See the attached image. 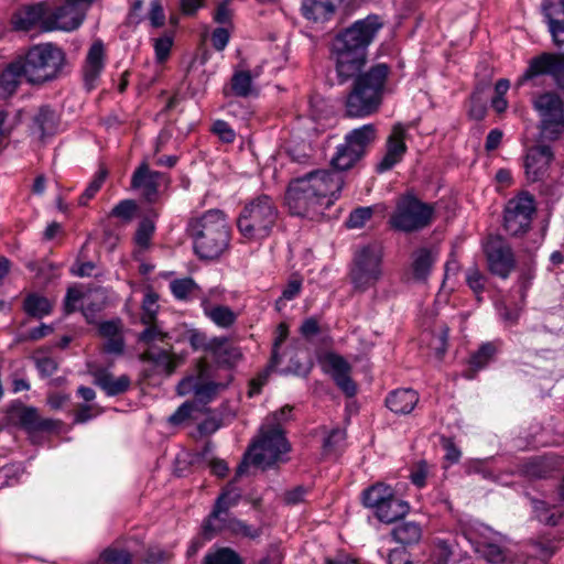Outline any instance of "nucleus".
Wrapping results in <instances>:
<instances>
[{
    "mask_svg": "<svg viewBox=\"0 0 564 564\" xmlns=\"http://www.w3.org/2000/svg\"><path fill=\"white\" fill-rule=\"evenodd\" d=\"M225 530L231 535L238 538H246L249 540H257L262 535L261 527H253L238 518H228Z\"/></svg>",
    "mask_w": 564,
    "mask_h": 564,
    "instance_id": "nucleus-37",
    "label": "nucleus"
},
{
    "mask_svg": "<svg viewBox=\"0 0 564 564\" xmlns=\"http://www.w3.org/2000/svg\"><path fill=\"white\" fill-rule=\"evenodd\" d=\"M47 17V9L43 3H36L21 8L12 18L15 30L30 31L40 26L44 31V21Z\"/></svg>",
    "mask_w": 564,
    "mask_h": 564,
    "instance_id": "nucleus-22",
    "label": "nucleus"
},
{
    "mask_svg": "<svg viewBox=\"0 0 564 564\" xmlns=\"http://www.w3.org/2000/svg\"><path fill=\"white\" fill-rule=\"evenodd\" d=\"M212 352L217 362L234 366L242 357L239 347L231 344L226 337H214L212 338Z\"/></svg>",
    "mask_w": 564,
    "mask_h": 564,
    "instance_id": "nucleus-29",
    "label": "nucleus"
},
{
    "mask_svg": "<svg viewBox=\"0 0 564 564\" xmlns=\"http://www.w3.org/2000/svg\"><path fill=\"white\" fill-rule=\"evenodd\" d=\"M230 1L231 0H225L224 2L217 6L216 11L214 13L215 22L226 26L231 22L232 12L229 9Z\"/></svg>",
    "mask_w": 564,
    "mask_h": 564,
    "instance_id": "nucleus-63",
    "label": "nucleus"
},
{
    "mask_svg": "<svg viewBox=\"0 0 564 564\" xmlns=\"http://www.w3.org/2000/svg\"><path fill=\"white\" fill-rule=\"evenodd\" d=\"M534 212V198L529 193L511 198L505 209V230L514 237L525 234L530 229Z\"/></svg>",
    "mask_w": 564,
    "mask_h": 564,
    "instance_id": "nucleus-12",
    "label": "nucleus"
},
{
    "mask_svg": "<svg viewBox=\"0 0 564 564\" xmlns=\"http://www.w3.org/2000/svg\"><path fill=\"white\" fill-rule=\"evenodd\" d=\"M187 232L199 259H218L229 248L230 227L226 215L219 209H210L193 217L187 224Z\"/></svg>",
    "mask_w": 564,
    "mask_h": 564,
    "instance_id": "nucleus-3",
    "label": "nucleus"
},
{
    "mask_svg": "<svg viewBox=\"0 0 564 564\" xmlns=\"http://www.w3.org/2000/svg\"><path fill=\"white\" fill-rule=\"evenodd\" d=\"M188 340L194 350H204L210 355L212 338L208 339L204 333L193 332L189 334Z\"/></svg>",
    "mask_w": 564,
    "mask_h": 564,
    "instance_id": "nucleus-59",
    "label": "nucleus"
},
{
    "mask_svg": "<svg viewBox=\"0 0 564 564\" xmlns=\"http://www.w3.org/2000/svg\"><path fill=\"white\" fill-rule=\"evenodd\" d=\"M202 564H242L240 555L230 547L209 550Z\"/></svg>",
    "mask_w": 564,
    "mask_h": 564,
    "instance_id": "nucleus-39",
    "label": "nucleus"
},
{
    "mask_svg": "<svg viewBox=\"0 0 564 564\" xmlns=\"http://www.w3.org/2000/svg\"><path fill=\"white\" fill-rule=\"evenodd\" d=\"M344 176L329 170H315L292 180L285 194V204L294 216L316 219L340 195Z\"/></svg>",
    "mask_w": 564,
    "mask_h": 564,
    "instance_id": "nucleus-2",
    "label": "nucleus"
},
{
    "mask_svg": "<svg viewBox=\"0 0 564 564\" xmlns=\"http://www.w3.org/2000/svg\"><path fill=\"white\" fill-rule=\"evenodd\" d=\"M145 325V329L139 335V341L144 343L148 346H151L154 343H163L165 340L167 335L161 328H159L155 322Z\"/></svg>",
    "mask_w": 564,
    "mask_h": 564,
    "instance_id": "nucleus-51",
    "label": "nucleus"
},
{
    "mask_svg": "<svg viewBox=\"0 0 564 564\" xmlns=\"http://www.w3.org/2000/svg\"><path fill=\"white\" fill-rule=\"evenodd\" d=\"M344 0H302L303 15L313 22H326L330 20L337 8Z\"/></svg>",
    "mask_w": 564,
    "mask_h": 564,
    "instance_id": "nucleus-24",
    "label": "nucleus"
},
{
    "mask_svg": "<svg viewBox=\"0 0 564 564\" xmlns=\"http://www.w3.org/2000/svg\"><path fill=\"white\" fill-rule=\"evenodd\" d=\"M153 46L156 62H165L169 58L173 46V35L167 33L163 34L162 36L154 40Z\"/></svg>",
    "mask_w": 564,
    "mask_h": 564,
    "instance_id": "nucleus-49",
    "label": "nucleus"
},
{
    "mask_svg": "<svg viewBox=\"0 0 564 564\" xmlns=\"http://www.w3.org/2000/svg\"><path fill=\"white\" fill-rule=\"evenodd\" d=\"M138 205L133 199L120 200L112 209L110 215L122 221H131L137 213Z\"/></svg>",
    "mask_w": 564,
    "mask_h": 564,
    "instance_id": "nucleus-46",
    "label": "nucleus"
},
{
    "mask_svg": "<svg viewBox=\"0 0 564 564\" xmlns=\"http://www.w3.org/2000/svg\"><path fill=\"white\" fill-rule=\"evenodd\" d=\"M419 402V394L412 389H397L386 398L387 408L395 414L405 415L413 411Z\"/></svg>",
    "mask_w": 564,
    "mask_h": 564,
    "instance_id": "nucleus-28",
    "label": "nucleus"
},
{
    "mask_svg": "<svg viewBox=\"0 0 564 564\" xmlns=\"http://www.w3.org/2000/svg\"><path fill=\"white\" fill-rule=\"evenodd\" d=\"M240 498V491L231 484L223 489L212 512L203 522L202 534L205 540L209 541L225 530L228 518H232L229 510L238 505Z\"/></svg>",
    "mask_w": 564,
    "mask_h": 564,
    "instance_id": "nucleus-11",
    "label": "nucleus"
},
{
    "mask_svg": "<svg viewBox=\"0 0 564 564\" xmlns=\"http://www.w3.org/2000/svg\"><path fill=\"white\" fill-rule=\"evenodd\" d=\"M94 383L107 395L115 397L124 393L131 386V379L127 375L115 377L107 369L100 368L93 372Z\"/></svg>",
    "mask_w": 564,
    "mask_h": 564,
    "instance_id": "nucleus-25",
    "label": "nucleus"
},
{
    "mask_svg": "<svg viewBox=\"0 0 564 564\" xmlns=\"http://www.w3.org/2000/svg\"><path fill=\"white\" fill-rule=\"evenodd\" d=\"M147 4L150 7L148 13L150 25L155 29L162 28L165 24V13L160 0L148 1Z\"/></svg>",
    "mask_w": 564,
    "mask_h": 564,
    "instance_id": "nucleus-54",
    "label": "nucleus"
},
{
    "mask_svg": "<svg viewBox=\"0 0 564 564\" xmlns=\"http://www.w3.org/2000/svg\"><path fill=\"white\" fill-rule=\"evenodd\" d=\"M94 0H65V4L47 12L44 31H74L84 22L86 12Z\"/></svg>",
    "mask_w": 564,
    "mask_h": 564,
    "instance_id": "nucleus-13",
    "label": "nucleus"
},
{
    "mask_svg": "<svg viewBox=\"0 0 564 564\" xmlns=\"http://www.w3.org/2000/svg\"><path fill=\"white\" fill-rule=\"evenodd\" d=\"M409 509V503L392 492L375 514L381 522L391 523L403 518Z\"/></svg>",
    "mask_w": 564,
    "mask_h": 564,
    "instance_id": "nucleus-30",
    "label": "nucleus"
},
{
    "mask_svg": "<svg viewBox=\"0 0 564 564\" xmlns=\"http://www.w3.org/2000/svg\"><path fill=\"white\" fill-rule=\"evenodd\" d=\"M393 489L390 486L383 484H376L367 488L362 494L364 506L378 511L384 501L391 497Z\"/></svg>",
    "mask_w": 564,
    "mask_h": 564,
    "instance_id": "nucleus-32",
    "label": "nucleus"
},
{
    "mask_svg": "<svg viewBox=\"0 0 564 564\" xmlns=\"http://www.w3.org/2000/svg\"><path fill=\"white\" fill-rule=\"evenodd\" d=\"M534 109L540 117V132L544 139L557 140L564 131V101L552 91L534 99Z\"/></svg>",
    "mask_w": 564,
    "mask_h": 564,
    "instance_id": "nucleus-10",
    "label": "nucleus"
},
{
    "mask_svg": "<svg viewBox=\"0 0 564 564\" xmlns=\"http://www.w3.org/2000/svg\"><path fill=\"white\" fill-rule=\"evenodd\" d=\"M488 270L501 279H507L516 268L511 247L500 237H490L484 246Z\"/></svg>",
    "mask_w": 564,
    "mask_h": 564,
    "instance_id": "nucleus-14",
    "label": "nucleus"
},
{
    "mask_svg": "<svg viewBox=\"0 0 564 564\" xmlns=\"http://www.w3.org/2000/svg\"><path fill=\"white\" fill-rule=\"evenodd\" d=\"M204 315L220 328H230L237 322L238 314L229 306L213 304L208 297H200Z\"/></svg>",
    "mask_w": 564,
    "mask_h": 564,
    "instance_id": "nucleus-27",
    "label": "nucleus"
},
{
    "mask_svg": "<svg viewBox=\"0 0 564 564\" xmlns=\"http://www.w3.org/2000/svg\"><path fill=\"white\" fill-rule=\"evenodd\" d=\"M23 308L25 313L32 317L42 318L45 315H48L52 311L51 302L37 294H30L25 297L23 302Z\"/></svg>",
    "mask_w": 564,
    "mask_h": 564,
    "instance_id": "nucleus-40",
    "label": "nucleus"
},
{
    "mask_svg": "<svg viewBox=\"0 0 564 564\" xmlns=\"http://www.w3.org/2000/svg\"><path fill=\"white\" fill-rule=\"evenodd\" d=\"M279 218L274 199L265 194L245 203L236 220L237 229L247 242H261L273 231Z\"/></svg>",
    "mask_w": 564,
    "mask_h": 564,
    "instance_id": "nucleus-5",
    "label": "nucleus"
},
{
    "mask_svg": "<svg viewBox=\"0 0 564 564\" xmlns=\"http://www.w3.org/2000/svg\"><path fill=\"white\" fill-rule=\"evenodd\" d=\"M435 254L429 248H420L412 254V272L415 280L423 281L430 274Z\"/></svg>",
    "mask_w": 564,
    "mask_h": 564,
    "instance_id": "nucleus-31",
    "label": "nucleus"
},
{
    "mask_svg": "<svg viewBox=\"0 0 564 564\" xmlns=\"http://www.w3.org/2000/svg\"><path fill=\"white\" fill-rule=\"evenodd\" d=\"M33 122L42 138L53 134L57 126L55 113L48 107H42L35 115Z\"/></svg>",
    "mask_w": 564,
    "mask_h": 564,
    "instance_id": "nucleus-41",
    "label": "nucleus"
},
{
    "mask_svg": "<svg viewBox=\"0 0 564 564\" xmlns=\"http://www.w3.org/2000/svg\"><path fill=\"white\" fill-rule=\"evenodd\" d=\"M206 365L204 361L198 364V373L196 376H188L182 379L177 387L180 395L193 394L196 402L206 404L210 402L225 386L207 380L204 376Z\"/></svg>",
    "mask_w": 564,
    "mask_h": 564,
    "instance_id": "nucleus-15",
    "label": "nucleus"
},
{
    "mask_svg": "<svg viewBox=\"0 0 564 564\" xmlns=\"http://www.w3.org/2000/svg\"><path fill=\"white\" fill-rule=\"evenodd\" d=\"M429 474V466L426 462H420L415 468L411 471V481L419 488H422L426 484V477Z\"/></svg>",
    "mask_w": 564,
    "mask_h": 564,
    "instance_id": "nucleus-61",
    "label": "nucleus"
},
{
    "mask_svg": "<svg viewBox=\"0 0 564 564\" xmlns=\"http://www.w3.org/2000/svg\"><path fill=\"white\" fill-rule=\"evenodd\" d=\"M99 560L105 564H129L132 562V555L126 550L108 547L101 553Z\"/></svg>",
    "mask_w": 564,
    "mask_h": 564,
    "instance_id": "nucleus-47",
    "label": "nucleus"
},
{
    "mask_svg": "<svg viewBox=\"0 0 564 564\" xmlns=\"http://www.w3.org/2000/svg\"><path fill=\"white\" fill-rule=\"evenodd\" d=\"M142 361L152 362L156 368L166 375L174 372L177 362L166 349L152 350L149 348L141 355Z\"/></svg>",
    "mask_w": 564,
    "mask_h": 564,
    "instance_id": "nucleus-33",
    "label": "nucleus"
},
{
    "mask_svg": "<svg viewBox=\"0 0 564 564\" xmlns=\"http://www.w3.org/2000/svg\"><path fill=\"white\" fill-rule=\"evenodd\" d=\"M11 417L28 432L44 431L52 426L48 420H42L32 406L17 405L11 409Z\"/></svg>",
    "mask_w": 564,
    "mask_h": 564,
    "instance_id": "nucleus-26",
    "label": "nucleus"
},
{
    "mask_svg": "<svg viewBox=\"0 0 564 564\" xmlns=\"http://www.w3.org/2000/svg\"><path fill=\"white\" fill-rule=\"evenodd\" d=\"M106 51L102 41H95L86 55L83 66L84 85L88 90L96 88L105 67Z\"/></svg>",
    "mask_w": 564,
    "mask_h": 564,
    "instance_id": "nucleus-19",
    "label": "nucleus"
},
{
    "mask_svg": "<svg viewBox=\"0 0 564 564\" xmlns=\"http://www.w3.org/2000/svg\"><path fill=\"white\" fill-rule=\"evenodd\" d=\"M276 414H269L260 427L258 437L249 446L243 459L237 467V476H242L250 464L261 469L284 462L283 456L290 451V444L283 429L275 425Z\"/></svg>",
    "mask_w": 564,
    "mask_h": 564,
    "instance_id": "nucleus-4",
    "label": "nucleus"
},
{
    "mask_svg": "<svg viewBox=\"0 0 564 564\" xmlns=\"http://www.w3.org/2000/svg\"><path fill=\"white\" fill-rule=\"evenodd\" d=\"M382 28L380 18L370 14L355 21L338 33L332 43V58L340 83L354 78L345 98V116L364 119L377 113L387 93L390 67L384 63L361 73L367 62V50Z\"/></svg>",
    "mask_w": 564,
    "mask_h": 564,
    "instance_id": "nucleus-1",
    "label": "nucleus"
},
{
    "mask_svg": "<svg viewBox=\"0 0 564 564\" xmlns=\"http://www.w3.org/2000/svg\"><path fill=\"white\" fill-rule=\"evenodd\" d=\"M193 402H184L169 419V421L174 424L178 425L183 423L185 420H187L191 416V413L194 409Z\"/></svg>",
    "mask_w": 564,
    "mask_h": 564,
    "instance_id": "nucleus-64",
    "label": "nucleus"
},
{
    "mask_svg": "<svg viewBox=\"0 0 564 564\" xmlns=\"http://www.w3.org/2000/svg\"><path fill=\"white\" fill-rule=\"evenodd\" d=\"M466 282L473 292L479 296L485 290L486 276L477 267L468 268L466 271Z\"/></svg>",
    "mask_w": 564,
    "mask_h": 564,
    "instance_id": "nucleus-52",
    "label": "nucleus"
},
{
    "mask_svg": "<svg viewBox=\"0 0 564 564\" xmlns=\"http://www.w3.org/2000/svg\"><path fill=\"white\" fill-rule=\"evenodd\" d=\"M26 69L30 84H43L57 78L65 64V54L52 43L32 46L24 55H19Z\"/></svg>",
    "mask_w": 564,
    "mask_h": 564,
    "instance_id": "nucleus-6",
    "label": "nucleus"
},
{
    "mask_svg": "<svg viewBox=\"0 0 564 564\" xmlns=\"http://www.w3.org/2000/svg\"><path fill=\"white\" fill-rule=\"evenodd\" d=\"M475 550L491 564H503L508 557L507 549L503 545L488 540L479 541Z\"/></svg>",
    "mask_w": 564,
    "mask_h": 564,
    "instance_id": "nucleus-34",
    "label": "nucleus"
},
{
    "mask_svg": "<svg viewBox=\"0 0 564 564\" xmlns=\"http://www.w3.org/2000/svg\"><path fill=\"white\" fill-rule=\"evenodd\" d=\"M497 351L496 346L492 343L482 344L479 349L471 355L469 364L471 370L466 372V377L468 379L474 378V373L488 365V362L494 358Z\"/></svg>",
    "mask_w": 564,
    "mask_h": 564,
    "instance_id": "nucleus-38",
    "label": "nucleus"
},
{
    "mask_svg": "<svg viewBox=\"0 0 564 564\" xmlns=\"http://www.w3.org/2000/svg\"><path fill=\"white\" fill-rule=\"evenodd\" d=\"M154 224L152 220L145 218L142 219L138 226V229L135 231L134 241L135 243L145 249L149 247L151 238L154 234Z\"/></svg>",
    "mask_w": 564,
    "mask_h": 564,
    "instance_id": "nucleus-48",
    "label": "nucleus"
},
{
    "mask_svg": "<svg viewBox=\"0 0 564 564\" xmlns=\"http://www.w3.org/2000/svg\"><path fill=\"white\" fill-rule=\"evenodd\" d=\"M434 209L413 194L400 196L389 217L390 227L400 232H414L427 227L433 219Z\"/></svg>",
    "mask_w": 564,
    "mask_h": 564,
    "instance_id": "nucleus-8",
    "label": "nucleus"
},
{
    "mask_svg": "<svg viewBox=\"0 0 564 564\" xmlns=\"http://www.w3.org/2000/svg\"><path fill=\"white\" fill-rule=\"evenodd\" d=\"M405 129L401 123L393 126L391 134L387 140V151L382 160L377 165L379 173L391 170L398 164L406 152V145L404 142Z\"/></svg>",
    "mask_w": 564,
    "mask_h": 564,
    "instance_id": "nucleus-20",
    "label": "nucleus"
},
{
    "mask_svg": "<svg viewBox=\"0 0 564 564\" xmlns=\"http://www.w3.org/2000/svg\"><path fill=\"white\" fill-rule=\"evenodd\" d=\"M383 250L371 243L356 250L349 270L350 282L356 291L366 292L383 276Z\"/></svg>",
    "mask_w": 564,
    "mask_h": 564,
    "instance_id": "nucleus-7",
    "label": "nucleus"
},
{
    "mask_svg": "<svg viewBox=\"0 0 564 564\" xmlns=\"http://www.w3.org/2000/svg\"><path fill=\"white\" fill-rule=\"evenodd\" d=\"M229 32L228 28H217L212 33V44L215 50L223 51L227 46L229 42Z\"/></svg>",
    "mask_w": 564,
    "mask_h": 564,
    "instance_id": "nucleus-62",
    "label": "nucleus"
},
{
    "mask_svg": "<svg viewBox=\"0 0 564 564\" xmlns=\"http://www.w3.org/2000/svg\"><path fill=\"white\" fill-rule=\"evenodd\" d=\"M99 335L107 339L123 334V326L120 321L102 322L98 327Z\"/></svg>",
    "mask_w": 564,
    "mask_h": 564,
    "instance_id": "nucleus-58",
    "label": "nucleus"
},
{
    "mask_svg": "<svg viewBox=\"0 0 564 564\" xmlns=\"http://www.w3.org/2000/svg\"><path fill=\"white\" fill-rule=\"evenodd\" d=\"M278 336L274 339L272 354H271V360H270V368H275L281 362L280 355H279V348L281 344L288 337V327L285 324H280L276 328Z\"/></svg>",
    "mask_w": 564,
    "mask_h": 564,
    "instance_id": "nucleus-55",
    "label": "nucleus"
},
{
    "mask_svg": "<svg viewBox=\"0 0 564 564\" xmlns=\"http://www.w3.org/2000/svg\"><path fill=\"white\" fill-rule=\"evenodd\" d=\"M213 131L219 135V138L227 143L234 142L236 134L230 126L224 120H217L213 124Z\"/></svg>",
    "mask_w": 564,
    "mask_h": 564,
    "instance_id": "nucleus-60",
    "label": "nucleus"
},
{
    "mask_svg": "<svg viewBox=\"0 0 564 564\" xmlns=\"http://www.w3.org/2000/svg\"><path fill=\"white\" fill-rule=\"evenodd\" d=\"M393 539L403 545L417 543L422 536L421 527L415 522H402L392 530Z\"/></svg>",
    "mask_w": 564,
    "mask_h": 564,
    "instance_id": "nucleus-35",
    "label": "nucleus"
},
{
    "mask_svg": "<svg viewBox=\"0 0 564 564\" xmlns=\"http://www.w3.org/2000/svg\"><path fill=\"white\" fill-rule=\"evenodd\" d=\"M159 296L154 292H148L142 301V324H152L155 322L156 313L159 311L158 304Z\"/></svg>",
    "mask_w": 564,
    "mask_h": 564,
    "instance_id": "nucleus-45",
    "label": "nucleus"
},
{
    "mask_svg": "<svg viewBox=\"0 0 564 564\" xmlns=\"http://www.w3.org/2000/svg\"><path fill=\"white\" fill-rule=\"evenodd\" d=\"M553 160L554 153L550 145L538 144L529 148L523 161L527 180L535 183L546 178Z\"/></svg>",
    "mask_w": 564,
    "mask_h": 564,
    "instance_id": "nucleus-16",
    "label": "nucleus"
},
{
    "mask_svg": "<svg viewBox=\"0 0 564 564\" xmlns=\"http://www.w3.org/2000/svg\"><path fill=\"white\" fill-rule=\"evenodd\" d=\"M169 182L165 173L151 170L147 161L141 162L131 176V187L141 191L149 203L156 200L160 186Z\"/></svg>",
    "mask_w": 564,
    "mask_h": 564,
    "instance_id": "nucleus-17",
    "label": "nucleus"
},
{
    "mask_svg": "<svg viewBox=\"0 0 564 564\" xmlns=\"http://www.w3.org/2000/svg\"><path fill=\"white\" fill-rule=\"evenodd\" d=\"M377 129L372 123L364 124L352 129L345 135V141L336 148V152L330 160L334 167L333 172L341 174L355 166L366 154L367 148L376 140Z\"/></svg>",
    "mask_w": 564,
    "mask_h": 564,
    "instance_id": "nucleus-9",
    "label": "nucleus"
},
{
    "mask_svg": "<svg viewBox=\"0 0 564 564\" xmlns=\"http://www.w3.org/2000/svg\"><path fill=\"white\" fill-rule=\"evenodd\" d=\"M543 14L556 45L564 44V0H544Z\"/></svg>",
    "mask_w": 564,
    "mask_h": 564,
    "instance_id": "nucleus-23",
    "label": "nucleus"
},
{
    "mask_svg": "<svg viewBox=\"0 0 564 564\" xmlns=\"http://www.w3.org/2000/svg\"><path fill=\"white\" fill-rule=\"evenodd\" d=\"M22 78L26 79V69L23 61L18 56L8 63L0 73V98L7 99L14 95L22 83Z\"/></svg>",
    "mask_w": 564,
    "mask_h": 564,
    "instance_id": "nucleus-21",
    "label": "nucleus"
},
{
    "mask_svg": "<svg viewBox=\"0 0 564 564\" xmlns=\"http://www.w3.org/2000/svg\"><path fill=\"white\" fill-rule=\"evenodd\" d=\"M231 90L238 97H249L253 93L252 77L248 70H239L232 75Z\"/></svg>",
    "mask_w": 564,
    "mask_h": 564,
    "instance_id": "nucleus-43",
    "label": "nucleus"
},
{
    "mask_svg": "<svg viewBox=\"0 0 564 564\" xmlns=\"http://www.w3.org/2000/svg\"><path fill=\"white\" fill-rule=\"evenodd\" d=\"M531 503L540 522L547 525H556L560 522L562 514L552 511L545 501L532 498Z\"/></svg>",
    "mask_w": 564,
    "mask_h": 564,
    "instance_id": "nucleus-44",
    "label": "nucleus"
},
{
    "mask_svg": "<svg viewBox=\"0 0 564 564\" xmlns=\"http://www.w3.org/2000/svg\"><path fill=\"white\" fill-rule=\"evenodd\" d=\"M34 361L41 376L50 377L57 370V362L50 356L36 355Z\"/></svg>",
    "mask_w": 564,
    "mask_h": 564,
    "instance_id": "nucleus-56",
    "label": "nucleus"
},
{
    "mask_svg": "<svg viewBox=\"0 0 564 564\" xmlns=\"http://www.w3.org/2000/svg\"><path fill=\"white\" fill-rule=\"evenodd\" d=\"M372 215V207H358L349 214L346 225L348 228H361Z\"/></svg>",
    "mask_w": 564,
    "mask_h": 564,
    "instance_id": "nucleus-50",
    "label": "nucleus"
},
{
    "mask_svg": "<svg viewBox=\"0 0 564 564\" xmlns=\"http://www.w3.org/2000/svg\"><path fill=\"white\" fill-rule=\"evenodd\" d=\"M170 291L178 301H189L200 291L199 285L192 278L175 279L170 282Z\"/></svg>",
    "mask_w": 564,
    "mask_h": 564,
    "instance_id": "nucleus-36",
    "label": "nucleus"
},
{
    "mask_svg": "<svg viewBox=\"0 0 564 564\" xmlns=\"http://www.w3.org/2000/svg\"><path fill=\"white\" fill-rule=\"evenodd\" d=\"M108 177V170L100 165L98 171L94 174L91 181L88 183L87 187L83 192V194L78 198V204L80 206H86L90 199H93L96 194L102 187L105 181Z\"/></svg>",
    "mask_w": 564,
    "mask_h": 564,
    "instance_id": "nucleus-42",
    "label": "nucleus"
},
{
    "mask_svg": "<svg viewBox=\"0 0 564 564\" xmlns=\"http://www.w3.org/2000/svg\"><path fill=\"white\" fill-rule=\"evenodd\" d=\"M323 365L325 371L332 376L338 388L347 397H354L356 394L357 387L350 377V366L341 356L327 354Z\"/></svg>",
    "mask_w": 564,
    "mask_h": 564,
    "instance_id": "nucleus-18",
    "label": "nucleus"
},
{
    "mask_svg": "<svg viewBox=\"0 0 564 564\" xmlns=\"http://www.w3.org/2000/svg\"><path fill=\"white\" fill-rule=\"evenodd\" d=\"M346 432L341 429H334L332 432L325 437L323 447L327 453L334 452L337 447L345 441Z\"/></svg>",
    "mask_w": 564,
    "mask_h": 564,
    "instance_id": "nucleus-57",
    "label": "nucleus"
},
{
    "mask_svg": "<svg viewBox=\"0 0 564 564\" xmlns=\"http://www.w3.org/2000/svg\"><path fill=\"white\" fill-rule=\"evenodd\" d=\"M552 471L551 466L544 458H536L525 466V474L533 478H546Z\"/></svg>",
    "mask_w": 564,
    "mask_h": 564,
    "instance_id": "nucleus-53",
    "label": "nucleus"
}]
</instances>
